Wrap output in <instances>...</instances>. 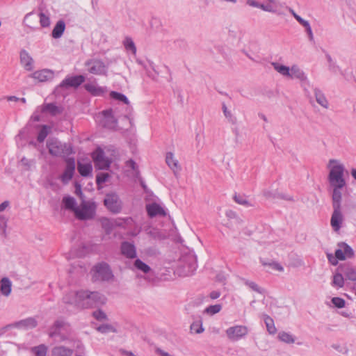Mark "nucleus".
<instances>
[{
  "label": "nucleus",
  "instance_id": "f257e3e1",
  "mask_svg": "<svg viewBox=\"0 0 356 356\" xmlns=\"http://www.w3.org/2000/svg\"><path fill=\"white\" fill-rule=\"evenodd\" d=\"M77 307L81 309L100 307L106 302L104 295L89 290L77 291Z\"/></svg>",
  "mask_w": 356,
  "mask_h": 356
},
{
  "label": "nucleus",
  "instance_id": "f03ea898",
  "mask_svg": "<svg viewBox=\"0 0 356 356\" xmlns=\"http://www.w3.org/2000/svg\"><path fill=\"white\" fill-rule=\"evenodd\" d=\"M333 188L332 194V203L333 212L330 219V224L335 232L339 231L343 221L341 211L342 193L341 190L343 187L331 186Z\"/></svg>",
  "mask_w": 356,
  "mask_h": 356
},
{
  "label": "nucleus",
  "instance_id": "7ed1b4c3",
  "mask_svg": "<svg viewBox=\"0 0 356 356\" xmlns=\"http://www.w3.org/2000/svg\"><path fill=\"white\" fill-rule=\"evenodd\" d=\"M327 167L330 168L327 179L330 186L344 187L346 186L343 178L344 165L338 160L330 159Z\"/></svg>",
  "mask_w": 356,
  "mask_h": 356
},
{
  "label": "nucleus",
  "instance_id": "20e7f679",
  "mask_svg": "<svg viewBox=\"0 0 356 356\" xmlns=\"http://www.w3.org/2000/svg\"><path fill=\"white\" fill-rule=\"evenodd\" d=\"M47 147L49 154L55 156L64 157L72 153V149L70 145L62 143L56 138L49 140L47 143Z\"/></svg>",
  "mask_w": 356,
  "mask_h": 356
},
{
  "label": "nucleus",
  "instance_id": "39448f33",
  "mask_svg": "<svg viewBox=\"0 0 356 356\" xmlns=\"http://www.w3.org/2000/svg\"><path fill=\"white\" fill-rule=\"evenodd\" d=\"M92 279L94 281H106L112 280L114 277L113 272L109 265L106 262H101L93 266Z\"/></svg>",
  "mask_w": 356,
  "mask_h": 356
},
{
  "label": "nucleus",
  "instance_id": "423d86ee",
  "mask_svg": "<svg viewBox=\"0 0 356 356\" xmlns=\"http://www.w3.org/2000/svg\"><path fill=\"white\" fill-rule=\"evenodd\" d=\"M96 204L94 202H83L80 207L75 209L76 217L81 220L93 219L96 214Z\"/></svg>",
  "mask_w": 356,
  "mask_h": 356
},
{
  "label": "nucleus",
  "instance_id": "0eeeda50",
  "mask_svg": "<svg viewBox=\"0 0 356 356\" xmlns=\"http://www.w3.org/2000/svg\"><path fill=\"white\" fill-rule=\"evenodd\" d=\"M104 204L113 213H119L122 209V202L119 195L115 192L106 194Z\"/></svg>",
  "mask_w": 356,
  "mask_h": 356
},
{
  "label": "nucleus",
  "instance_id": "6e6552de",
  "mask_svg": "<svg viewBox=\"0 0 356 356\" xmlns=\"http://www.w3.org/2000/svg\"><path fill=\"white\" fill-rule=\"evenodd\" d=\"M181 274L183 276L192 275L197 269V258L193 254L183 256L181 259Z\"/></svg>",
  "mask_w": 356,
  "mask_h": 356
},
{
  "label": "nucleus",
  "instance_id": "1a4fd4ad",
  "mask_svg": "<svg viewBox=\"0 0 356 356\" xmlns=\"http://www.w3.org/2000/svg\"><path fill=\"white\" fill-rule=\"evenodd\" d=\"M92 158L96 168L99 170H107L111 165V160L105 156L104 150L97 147L92 153Z\"/></svg>",
  "mask_w": 356,
  "mask_h": 356
},
{
  "label": "nucleus",
  "instance_id": "9d476101",
  "mask_svg": "<svg viewBox=\"0 0 356 356\" xmlns=\"http://www.w3.org/2000/svg\"><path fill=\"white\" fill-rule=\"evenodd\" d=\"M85 66L89 73L95 75H106L107 68L104 63L96 58L88 59L85 62Z\"/></svg>",
  "mask_w": 356,
  "mask_h": 356
},
{
  "label": "nucleus",
  "instance_id": "9b49d317",
  "mask_svg": "<svg viewBox=\"0 0 356 356\" xmlns=\"http://www.w3.org/2000/svg\"><path fill=\"white\" fill-rule=\"evenodd\" d=\"M248 329L244 325H235L230 327L226 330L227 337L231 341H238L247 335Z\"/></svg>",
  "mask_w": 356,
  "mask_h": 356
},
{
  "label": "nucleus",
  "instance_id": "f8f14e48",
  "mask_svg": "<svg viewBox=\"0 0 356 356\" xmlns=\"http://www.w3.org/2000/svg\"><path fill=\"white\" fill-rule=\"evenodd\" d=\"M66 166L63 173L60 175L61 181L66 184L72 179L75 170V159L68 158L65 160Z\"/></svg>",
  "mask_w": 356,
  "mask_h": 356
},
{
  "label": "nucleus",
  "instance_id": "ddd939ff",
  "mask_svg": "<svg viewBox=\"0 0 356 356\" xmlns=\"http://www.w3.org/2000/svg\"><path fill=\"white\" fill-rule=\"evenodd\" d=\"M86 80L83 75H76L72 76H66L60 83L59 87L61 88H78Z\"/></svg>",
  "mask_w": 356,
  "mask_h": 356
},
{
  "label": "nucleus",
  "instance_id": "4468645a",
  "mask_svg": "<svg viewBox=\"0 0 356 356\" xmlns=\"http://www.w3.org/2000/svg\"><path fill=\"white\" fill-rule=\"evenodd\" d=\"M337 271L343 273L346 279L356 281V269L349 264H343L339 266Z\"/></svg>",
  "mask_w": 356,
  "mask_h": 356
},
{
  "label": "nucleus",
  "instance_id": "2eb2a0df",
  "mask_svg": "<svg viewBox=\"0 0 356 356\" xmlns=\"http://www.w3.org/2000/svg\"><path fill=\"white\" fill-rule=\"evenodd\" d=\"M120 250L122 255L128 259H135L137 256L136 249L134 244L124 241L121 243Z\"/></svg>",
  "mask_w": 356,
  "mask_h": 356
},
{
  "label": "nucleus",
  "instance_id": "dca6fc26",
  "mask_svg": "<svg viewBox=\"0 0 356 356\" xmlns=\"http://www.w3.org/2000/svg\"><path fill=\"white\" fill-rule=\"evenodd\" d=\"M30 77L38 80L40 82L48 81L53 79V71L48 69H43L41 70L35 71L29 75Z\"/></svg>",
  "mask_w": 356,
  "mask_h": 356
},
{
  "label": "nucleus",
  "instance_id": "f3484780",
  "mask_svg": "<svg viewBox=\"0 0 356 356\" xmlns=\"http://www.w3.org/2000/svg\"><path fill=\"white\" fill-rule=\"evenodd\" d=\"M146 211L150 218L166 216L164 209L156 202L147 204Z\"/></svg>",
  "mask_w": 356,
  "mask_h": 356
},
{
  "label": "nucleus",
  "instance_id": "a211bd4d",
  "mask_svg": "<svg viewBox=\"0 0 356 356\" xmlns=\"http://www.w3.org/2000/svg\"><path fill=\"white\" fill-rule=\"evenodd\" d=\"M37 321L32 317L27 318L10 325V327H14L19 329L29 330L37 326Z\"/></svg>",
  "mask_w": 356,
  "mask_h": 356
},
{
  "label": "nucleus",
  "instance_id": "6ab92c4d",
  "mask_svg": "<svg viewBox=\"0 0 356 356\" xmlns=\"http://www.w3.org/2000/svg\"><path fill=\"white\" fill-rule=\"evenodd\" d=\"M20 62L26 70L31 71L33 69V60L25 50L20 52Z\"/></svg>",
  "mask_w": 356,
  "mask_h": 356
},
{
  "label": "nucleus",
  "instance_id": "aec40b11",
  "mask_svg": "<svg viewBox=\"0 0 356 356\" xmlns=\"http://www.w3.org/2000/svg\"><path fill=\"white\" fill-rule=\"evenodd\" d=\"M84 88L93 96H103L106 92V88L94 83H86Z\"/></svg>",
  "mask_w": 356,
  "mask_h": 356
},
{
  "label": "nucleus",
  "instance_id": "412c9836",
  "mask_svg": "<svg viewBox=\"0 0 356 356\" xmlns=\"http://www.w3.org/2000/svg\"><path fill=\"white\" fill-rule=\"evenodd\" d=\"M77 170L82 177H86L92 176V166L90 163H82L78 161Z\"/></svg>",
  "mask_w": 356,
  "mask_h": 356
},
{
  "label": "nucleus",
  "instance_id": "4be33fe9",
  "mask_svg": "<svg viewBox=\"0 0 356 356\" xmlns=\"http://www.w3.org/2000/svg\"><path fill=\"white\" fill-rule=\"evenodd\" d=\"M289 77L298 79L302 81H307V77L305 72L297 65H293L290 68V75Z\"/></svg>",
  "mask_w": 356,
  "mask_h": 356
},
{
  "label": "nucleus",
  "instance_id": "5701e85b",
  "mask_svg": "<svg viewBox=\"0 0 356 356\" xmlns=\"http://www.w3.org/2000/svg\"><path fill=\"white\" fill-rule=\"evenodd\" d=\"M42 112L49 113L52 116H56L62 113L63 109L54 103L45 104L42 106Z\"/></svg>",
  "mask_w": 356,
  "mask_h": 356
},
{
  "label": "nucleus",
  "instance_id": "b1692460",
  "mask_svg": "<svg viewBox=\"0 0 356 356\" xmlns=\"http://www.w3.org/2000/svg\"><path fill=\"white\" fill-rule=\"evenodd\" d=\"M73 350L63 346L54 347L52 350L54 356H72Z\"/></svg>",
  "mask_w": 356,
  "mask_h": 356
},
{
  "label": "nucleus",
  "instance_id": "393cba45",
  "mask_svg": "<svg viewBox=\"0 0 356 356\" xmlns=\"http://www.w3.org/2000/svg\"><path fill=\"white\" fill-rule=\"evenodd\" d=\"M102 114L106 118L105 126L108 127H113L117 124V120L113 115L112 109H107L102 111Z\"/></svg>",
  "mask_w": 356,
  "mask_h": 356
},
{
  "label": "nucleus",
  "instance_id": "a878e982",
  "mask_svg": "<svg viewBox=\"0 0 356 356\" xmlns=\"http://www.w3.org/2000/svg\"><path fill=\"white\" fill-rule=\"evenodd\" d=\"M327 257L329 262L333 266L337 265L338 260L343 261V260L346 259V257H345L344 254L343 253V252H341V249L336 250L335 257H334L332 254L328 253V254H327Z\"/></svg>",
  "mask_w": 356,
  "mask_h": 356
},
{
  "label": "nucleus",
  "instance_id": "bb28decb",
  "mask_svg": "<svg viewBox=\"0 0 356 356\" xmlns=\"http://www.w3.org/2000/svg\"><path fill=\"white\" fill-rule=\"evenodd\" d=\"M314 92L317 103L323 108H327L329 104L323 92L317 88H314Z\"/></svg>",
  "mask_w": 356,
  "mask_h": 356
},
{
  "label": "nucleus",
  "instance_id": "cd10ccee",
  "mask_svg": "<svg viewBox=\"0 0 356 356\" xmlns=\"http://www.w3.org/2000/svg\"><path fill=\"white\" fill-rule=\"evenodd\" d=\"M65 29V24L63 20H59L55 26L51 33V35L54 38H60Z\"/></svg>",
  "mask_w": 356,
  "mask_h": 356
},
{
  "label": "nucleus",
  "instance_id": "c85d7f7f",
  "mask_svg": "<svg viewBox=\"0 0 356 356\" xmlns=\"http://www.w3.org/2000/svg\"><path fill=\"white\" fill-rule=\"evenodd\" d=\"M11 282L8 277H3L1 280L0 290L3 295L8 296L11 292Z\"/></svg>",
  "mask_w": 356,
  "mask_h": 356
},
{
  "label": "nucleus",
  "instance_id": "c756f323",
  "mask_svg": "<svg viewBox=\"0 0 356 356\" xmlns=\"http://www.w3.org/2000/svg\"><path fill=\"white\" fill-rule=\"evenodd\" d=\"M263 319L266 324L268 332L270 334H274L277 332V329L274 324L273 319L267 314H263Z\"/></svg>",
  "mask_w": 356,
  "mask_h": 356
},
{
  "label": "nucleus",
  "instance_id": "7c9ffc66",
  "mask_svg": "<svg viewBox=\"0 0 356 356\" xmlns=\"http://www.w3.org/2000/svg\"><path fill=\"white\" fill-rule=\"evenodd\" d=\"M165 162L167 165L175 172L178 170L179 165L178 161L174 158V155L172 152H168L165 156Z\"/></svg>",
  "mask_w": 356,
  "mask_h": 356
},
{
  "label": "nucleus",
  "instance_id": "2f4dec72",
  "mask_svg": "<svg viewBox=\"0 0 356 356\" xmlns=\"http://www.w3.org/2000/svg\"><path fill=\"white\" fill-rule=\"evenodd\" d=\"M63 302L69 305H74L77 307V291H71L66 293L63 298Z\"/></svg>",
  "mask_w": 356,
  "mask_h": 356
},
{
  "label": "nucleus",
  "instance_id": "473e14b6",
  "mask_svg": "<svg viewBox=\"0 0 356 356\" xmlns=\"http://www.w3.org/2000/svg\"><path fill=\"white\" fill-rule=\"evenodd\" d=\"M332 285L338 288H342L344 286V276L343 273L337 270L333 276Z\"/></svg>",
  "mask_w": 356,
  "mask_h": 356
},
{
  "label": "nucleus",
  "instance_id": "72a5a7b5",
  "mask_svg": "<svg viewBox=\"0 0 356 356\" xmlns=\"http://www.w3.org/2000/svg\"><path fill=\"white\" fill-rule=\"evenodd\" d=\"M339 248L341 249V252L344 254L346 258H352L354 257V251L353 248L344 242L338 243Z\"/></svg>",
  "mask_w": 356,
  "mask_h": 356
},
{
  "label": "nucleus",
  "instance_id": "f704fd0d",
  "mask_svg": "<svg viewBox=\"0 0 356 356\" xmlns=\"http://www.w3.org/2000/svg\"><path fill=\"white\" fill-rule=\"evenodd\" d=\"M272 65L274 69L282 75L287 77L290 75V68L289 67L281 65L277 62L272 63Z\"/></svg>",
  "mask_w": 356,
  "mask_h": 356
},
{
  "label": "nucleus",
  "instance_id": "c9c22d12",
  "mask_svg": "<svg viewBox=\"0 0 356 356\" xmlns=\"http://www.w3.org/2000/svg\"><path fill=\"white\" fill-rule=\"evenodd\" d=\"M123 45L125 49L128 51H131L134 55L136 54V47L134 42L130 37H126L123 41Z\"/></svg>",
  "mask_w": 356,
  "mask_h": 356
},
{
  "label": "nucleus",
  "instance_id": "e433bc0d",
  "mask_svg": "<svg viewBox=\"0 0 356 356\" xmlns=\"http://www.w3.org/2000/svg\"><path fill=\"white\" fill-rule=\"evenodd\" d=\"M31 351L34 356H47V347L44 344H40L37 346L32 347Z\"/></svg>",
  "mask_w": 356,
  "mask_h": 356
},
{
  "label": "nucleus",
  "instance_id": "4c0bfd02",
  "mask_svg": "<svg viewBox=\"0 0 356 356\" xmlns=\"http://www.w3.org/2000/svg\"><path fill=\"white\" fill-rule=\"evenodd\" d=\"M63 202L65 209L72 210L75 213V209H76L78 207H76V200L73 197H64L63 199Z\"/></svg>",
  "mask_w": 356,
  "mask_h": 356
},
{
  "label": "nucleus",
  "instance_id": "58836bf2",
  "mask_svg": "<svg viewBox=\"0 0 356 356\" xmlns=\"http://www.w3.org/2000/svg\"><path fill=\"white\" fill-rule=\"evenodd\" d=\"M134 266L137 270L144 273H148L151 270L150 267L140 259H136L134 261Z\"/></svg>",
  "mask_w": 356,
  "mask_h": 356
},
{
  "label": "nucleus",
  "instance_id": "ea45409f",
  "mask_svg": "<svg viewBox=\"0 0 356 356\" xmlns=\"http://www.w3.org/2000/svg\"><path fill=\"white\" fill-rule=\"evenodd\" d=\"M278 339L281 341L286 343H293L295 342V337L292 334L284 331L278 334Z\"/></svg>",
  "mask_w": 356,
  "mask_h": 356
},
{
  "label": "nucleus",
  "instance_id": "a19ab883",
  "mask_svg": "<svg viewBox=\"0 0 356 356\" xmlns=\"http://www.w3.org/2000/svg\"><path fill=\"white\" fill-rule=\"evenodd\" d=\"M110 97L113 99L124 103L127 106L129 105V101L124 94L115 91H111L110 92Z\"/></svg>",
  "mask_w": 356,
  "mask_h": 356
},
{
  "label": "nucleus",
  "instance_id": "79ce46f5",
  "mask_svg": "<svg viewBox=\"0 0 356 356\" xmlns=\"http://www.w3.org/2000/svg\"><path fill=\"white\" fill-rule=\"evenodd\" d=\"M97 330L102 334L108 332H117V330L111 324H103L98 326Z\"/></svg>",
  "mask_w": 356,
  "mask_h": 356
},
{
  "label": "nucleus",
  "instance_id": "37998d69",
  "mask_svg": "<svg viewBox=\"0 0 356 356\" xmlns=\"http://www.w3.org/2000/svg\"><path fill=\"white\" fill-rule=\"evenodd\" d=\"M222 309V305L220 304H216L207 307L204 312L209 315H214L220 312Z\"/></svg>",
  "mask_w": 356,
  "mask_h": 356
},
{
  "label": "nucleus",
  "instance_id": "c03bdc74",
  "mask_svg": "<svg viewBox=\"0 0 356 356\" xmlns=\"http://www.w3.org/2000/svg\"><path fill=\"white\" fill-rule=\"evenodd\" d=\"M222 109L225 118L229 120V122L234 124L236 120V118L232 115V112L228 110L225 103L222 104Z\"/></svg>",
  "mask_w": 356,
  "mask_h": 356
},
{
  "label": "nucleus",
  "instance_id": "a18cd8bd",
  "mask_svg": "<svg viewBox=\"0 0 356 356\" xmlns=\"http://www.w3.org/2000/svg\"><path fill=\"white\" fill-rule=\"evenodd\" d=\"M49 134V127L47 125H43L42 127V129L40 130L37 140L40 143H42L44 139L47 138V135Z\"/></svg>",
  "mask_w": 356,
  "mask_h": 356
},
{
  "label": "nucleus",
  "instance_id": "49530a36",
  "mask_svg": "<svg viewBox=\"0 0 356 356\" xmlns=\"http://www.w3.org/2000/svg\"><path fill=\"white\" fill-rule=\"evenodd\" d=\"M38 17L40 19V25H41L42 27L46 28V27L49 26V25H50V19H49V17L47 15H46L42 12H40L38 14Z\"/></svg>",
  "mask_w": 356,
  "mask_h": 356
},
{
  "label": "nucleus",
  "instance_id": "de8ad7c7",
  "mask_svg": "<svg viewBox=\"0 0 356 356\" xmlns=\"http://www.w3.org/2000/svg\"><path fill=\"white\" fill-rule=\"evenodd\" d=\"M109 177V175L107 172H101L97 175L96 176V183L98 186L105 183L108 178Z\"/></svg>",
  "mask_w": 356,
  "mask_h": 356
},
{
  "label": "nucleus",
  "instance_id": "09e8293b",
  "mask_svg": "<svg viewBox=\"0 0 356 356\" xmlns=\"http://www.w3.org/2000/svg\"><path fill=\"white\" fill-rule=\"evenodd\" d=\"M245 284L249 286L250 289H252L253 291L259 293H264V290L261 289L255 282L246 280L245 282Z\"/></svg>",
  "mask_w": 356,
  "mask_h": 356
},
{
  "label": "nucleus",
  "instance_id": "8fccbe9b",
  "mask_svg": "<svg viewBox=\"0 0 356 356\" xmlns=\"http://www.w3.org/2000/svg\"><path fill=\"white\" fill-rule=\"evenodd\" d=\"M92 316L97 321H104L107 319L106 314L102 309H97L93 312Z\"/></svg>",
  "mask_w": 356,
  "mask_h": 356
},
{
  "label": "nucleus",
  "instance_id": "3c124183",
  "mask_svg": "<svg viewBox=\"0 0 356 356\" xmlns=\"http://www.w3.org/2000/svg\"><path fill=\"white\" fill-rule=\"evenodd\" d=\"M332 302L336 307L339 309L344 307L346 305V301L339 297L332 298Z\"/></svg>",
  "mask_w": 356,
  "mask_h": 356
},
{
  "label": "nucleus",
  "instance_id": "603ef678",
  "mask_svg": "<svg viewBox=\"0 0 356 356\" xmlns=\"http://www.w3.org/2000/svg\"><path fill=\"white\" fill-rule=\"evenodd\" d=\"M191 330L194 331L196 334H200L204 330L202 327V322L192 323L191 325Z\"/></svg>",
  "mask_w": 356,
  "mask_h": 356
},
{
  "label": "nucleus",
  "instance_id": "864d4df0",
  "mask_svg": "<svg viewBox=\"0 0 356 356\" xmlns=\"http://www.w3.org/2000/svg\"><path fill=\"white\" fill-rule=\"evenodd\" d=\"M126 166L131 168L136 172V175L138 177L139 175V170L137 164L133 159H129L126 161Z\"/></svg>",
  "mask_w": 356,
  "mask_h": 356
},
{
  "label": "nucleus",
  "instance_id": "5fc2aeb1",
  "mask_svg": "<svg viewBox=\"0 0 356 356\" xmlns=\"http://www.w3.org/2000/svg\"><path fill=\"white\" fill-rule=\"evenodd\" d=\"M7 227V219L2 215H0V230L1 234H6V229Z\"/></svg>",
  "mask_w": 356,
  "mask_h": 356
},
{
  "label": "nucleus",
  "instance_id": "6e6d98bb",
  "mask_svg": "<svg viewBox=\"0 0 356 356\" xmlns=\"http://www.w3.org/2000/svg\"><path fill=\"white\" fill-rule=\"evenodd\" d=\"M259 8L264 11L269 12V13H275L276 12L274 7L270 4L265 5V4L261 3Z\"/></svg>",
  "mask_w": 356,
  "mask_h": 356
},
{
  "label": "nucleus",
  "instance_id": "4d7b16f0",
  "mask_svg": "<svg viewBox=\"0 0 356 356\" xmlns=\"http://www.w3.org/2000/svg\"><path fill=\"white\" fill-rule=\"evenodd\" d=\"M60 331L58 330L57 328H54V325H52L50 327H49V336L51 337V338H54L55 337H56L57 335H59L60 334Z\"/></svg>",
  "mask_w": 356,
  "mask_h": 356
},
{
  "label": "nucleus",
  "instance_id": "13d9d810",
  "mask_svg": "<svg viewBox=\"0 0 356 356\" xmlns=\"http://www.w3.org/2000/svg\"><path fill=\"white\" fill-rule=\"evenodd\" d=\"M20 162L22 165L26 167V170H29L31 165L34 163L33 161H30L28 159H26V157L22 158Z\"/></svg>",
  "mask_w": 356,
  "mask_h": 356
},
{
  "label": "nucleus",
  "instance_id": "bf43d9fd",
  "mask_svg": "<svg viewBox=\"0 0 356 356\" xmlns=\"http://www.w3.org/2000/svg\"><path fill=\"white\" fill-rule=\"evenodd\" d=\"M234 199L235 202L239 204H242V205L248 204V202L241 195H235L234 197Z\"/></svg>",
  "mask_w": 356,
  "mask_h": 356
},
{
  "label": "nucleus",
  "instance_id": "052dcab7",
  "mask_svg": "<svg viewBox=\"0 0 356 356\" xmlns=\"http://www.w3.org/2000/svg\"><path fill=\"white\" fill-rule=\"evenodd\" d=\"M65 322L63 320L58 319L56 320L54 323V328H57L58 330L60 331L61 328H63L65 325Z\"/></svg>",
  "mask_w": 356,
  "mask_h": 356
},
{
  "label": "nucleus",
  "instance_id": "680f3d73",
  "mask_svg": "<svg viewBox=\"0 0 356 356\" xmlns=\"http://www.w3.org/2000/svg\"><path fill=\"white\" fill-rule=\"evenodd\" d=\"M295 19L302 26H307V24H309V22L307 20H305L303 18H302L298 15L296 16Z\"/></svg>",
  "mask_w": 356,
  "mask_h": 356
},
{
  "label": "nucleus",
  "instance_id": "e2e57ef3",
  "mask_svg": "<svg viewBox=\"0 0 356 356\" xmlns=\"http://www.w3.org/2000/svg\"><path fill=\"white\" fill-rule=\"evenodd\" d=\"M273 269L276 270H278V271H283L284 270V268L283 267L279 264V263H277V262H273V263H271L269 264Z\"/></svg>",
  "mask_w": 356,
  "mask_h": 356
},
{
  "label": "nucleus",
  "instance_id": "0e129e2a",
  "mask_svg": "<svg viewBox=\"0 0 356 356\" xmlns=\"http://www.w3.org/2000/svg\"><path fill=\"white\" fill-rule=\"evenodd\" d=\"M246 3L252 7L260 8L261 3L256 1L255 0H247Z\"/></svg>",
  "mask_w": 356,
  "mask_h": 356
},
{
  "label": "nucleus",
  "instance_id": "69168bd1",
  "mask_svg": "<svg viewBox=\"0 0 356 356\" xmlns=\"http://www.w3.org/2000/svg\"><path fill=\"white\" fill-rule=\"evenodd\" d=\"M307 33L308 34L310 40H314V35L310 24H307V26H305Z\"/></svg>",
  "mask_w": 356,
  "mask_h": 356
},
{
  "label": "nucleus",
  "instance_id": "338daca9",
  "mask_svg": "<svg viewBox=\"0 0 356 356\" xmlns=\"http://www.w3.org/2000/svg\"><path fill=\"white\" fill-rule=\"evenodd\" d=\"M221 293L219 291H213L209 293V297L212 300H216L220 296Z\"/></svg>",
  "mask_w": 356,
  "mask_h": 356
},
{
  "label": "nucleus",
  "instance_id": "774afa93",
  "mask_svg": "<svg viewBox=\"0 0 356 356\" xmlns=\"http://www.w3.org/2000/svg\"><path fill=\"white\" fill-rule=\"evenodd\" d=\"M10 203L8 201H4L0 204V212L3 211L8 206Z\"/></svg>",
  "mask_w": 356,
  "mask_h": 356
}]
</instances>
